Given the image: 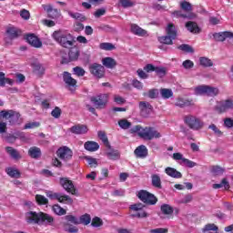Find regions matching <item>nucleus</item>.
<instances>
[{
    "label": "nucleus",
    "instance_id": "nucleus-1",
    "mask_svg": "<svg viewBox=\"0 0 233 233\" xmlns=\"http://www.w3.org/2000/svg\"><path fill=\"white\" fill-rule=\"evenodd\" d=\"M52 38L63 48H72L76 43V37L72 34L61 29L53 32Z\"/></svg>",
    "mask_w": 233,
    "mask_h": 233
},
{
    "label": "nucleus",
    "instance_id": "nucleus-2",
    "mask_svg": "<svg viewBox=\"0 0 233 233\" xmlns=\"http://www.w3.org/2000/svg\"><path fill=\"white\" fill-rule=\"evenodd\" d=\"M132 134L137 133L139 137L142 139H146L147 141H152V139H159L162 137V135L159 131L156 130L154 127H141V126H135L130 129Z\"/></svg>",
    "mask_w": 233,
    "mask_h": 233
},
{
    "label": "nucleus",
    "instance_id": "nucleus-3",
    "mask_svg": "<svg viewBox=\"0 0 233 233\" xmlns=\"http://www.w3.org/2000/svg\"><path fill=\"white\" fill-rule=\"evenodd\" d=\"M27 223H52L54 218L43 212L35 213L34 211H29L25 214Z\"/></svg>",
    "mask_w": 233,
    "mask_h": 233
},
{
    "label": "nucleus",
    "instance_id": "nucleus-4",
    "mask_svg": "<svg viewBox=\"0 0 233 233\" xmlns=\"http://www.w3.org/2000/svg\"><path fill=\"white\" fill-rule=\"evenodd\" d=\"M186 125L191 128V130H201L205 127V122L201 118L194 116H187L185 118Z\"/></svg>",
    "mask_w": 233,
    "mask_h": 233
},
{
    "label": "nucleus",
    "instance_id": "nucleus-5",
    "mask_svg": "<svg viewBox=\"0 0 233 233\" xmlns=\"http://www.w3.org/2000/svg\"><path fill=\"white\" fill-rule=\"evenodd\" d=\"M137 198L143 203H147V205H156L157 203V198L149 192L146 190H141L137 193Z\"/></svg>",
    "mask_w": 233,
    "mask_h": 233
},
{
    "label": "nucleus",
    "instance_id": "nucleus-6",
    "mask_svg": "<svg viewBox=\"0 0 233 233\" xmlns=\"http://www.w3.org/2000/svg\"><path fill=\"white\" fill-rule=\"evenodd\" d=\"M0 117H3L4 119H9L10 124L14 125V123L19 121L21 115L14 110H3L0 112Z\"/></svg>",
    "mask_w": 233,
    "mask_h": 233
},
{
    "label": "nucleus",
    "instance_id": "nucleus-7",
    "mask_svg": "<svg viewBox=\"0 0 233 233\" xmlns=\"http://www.w3.org/2000/svg\"><path fill=\"white\" fill-rule=\"evenodd\" d=\"M91 102L96 108H103L108 103V94H101L91 97Z\"/></svg>",
    "mask_w": 233,
    "mask_h": 233
},
{
    "label": "nucleus",
    "instance_id": "nucleus-8",
    "mask_svg": "<svg viewBox=\"0 0 233 233\" xmlns=\"http://www.w3.org/2000/svg\"><path fill=\"white\" fill-rule=\"evenodd\" d=\"M60 185L65 190H66L69 194H72L73 196H76V194L77 193L72 180L66 177L60 178Z\"/></svg>",
    "mask_w": 233,
    "mask_h": 233
},
{
    "label": "nucleus",
    "instance_id": "nucleus-9",
    "mask_svg": "<svg viewBox=\"0 0 233 233\" xmlns=\"http://www.w3.org/2000/svg\"><path fill=\"white\" fill-rule=\"evenodd\" d=\"M89 70L95 77H98V79H101V77L105 76V66H103L100 64H93L89 66Z\"/></svg>",
    "mask_w": 233,
    "mask_h": 233
},
{
    "label": "nucleus",
    "instance_id": "nucleus-10",
    "mask_svg": "<svg viewBox=\"0 0 233 233\" xmlns=\"http://www.w3.org/2000/svg\"><path fill=\"white\" fill-rule=\"evenodd\" d=\"M56 155L63 161H68L72 159L73 152L70 148L63 147L58 148V150L56 151Z\"/></svg>",
    "mask_w": 233,
    "mask_h": 233
},
{
    "label": "nucleus",
    "instance_id": "nucleus-11",
    "mask_svg": "<svg viewBox=\"0 0 233 233\" xmlns=\"http://www.w3.org/2000/svg\"><path fill=\"white\" fill-rule=\"evenodd\" d=\"M42 8L46 12L48 17L51 19H58L61 16V12L57 9H54L52 5H43Z\"/></svg>",
    "mask_w": 233,
    "mask_h": 233
},
{
    "label": "nucleus",
    "instance_id": "nucleus-12",
    "mask_svg": "<svg viewBox=\"0 0 233 233\" xmlns=\"http://www.w3.org/2000/svg\"><path fill=\"white\" fill-rule=\"evenodd\" d=\"M130 208L134 212H137V214L133 215L134 218H147V211L143 210V208H145V205L138 203L130 206Z\"/></svg>",
    "mask_w": 233,
    "mask_h": 233
},
{
    "label": "nucleus",
    "instance_id": "nucleus-13",
    "mask_svg": "<svg viewBox=\"0 0 233 233\" xmlns=\"http://www.w3.org/2000/svg\"><path fill=\"white\" fill-rule=\"evenodd\" d=\"M7 37L5 38L6 45H12V39L19 37V31L15 27H8L6 30Z\"/></svg>",
    "mask_w": 233,
    "mask_h": 233
},
{
    "label": "nucleus",
    "instance_id": "nucleus-14",
    "mask_svg": "<svg viewBox=\"0 0 233 233\" xmlns=\"http://www.w3.org/2000/svg\"><path fill=\"white\" fill-rule=\"evenodd\" d=\"M130 30L134 35H138V37H145L146 35H148V32H147V30L141 28L136 24H131Z\"/></svg>",
    "mask_w": 233,
    "mask_h": 233
},
{
    "label": "nucleus",
    "instance_id": "nucleus-15",
    "mask_svg": "<svg viewBox=\"0 0 233 233\" xmlns=\"http://www.w3.org/2000/svg\"><path fill=\"white\" fill-rule=\"evenodd\" d=\"M213 37H214L215 41L223 42L226 39H232L233 33L232 32H228V31L220 32V33H215L213 35Z\"/></svg>",
    "mask_w": 233,
    "mask_h": 233
},
{
    "label": "nucleus",
    "instance_id": "nucleus-16",
    "mask_svg": "<svg viewBox=\"0 0 233 233\" xmlns=\"http://www.w3.org/2000/svg\"><path fill=\"white\" fill-rule=\"evenodd\" d=\"M64 82L72 90L77 85V81L72 77V75L68 72H64Z\"/></svg>",
    "mask_w": 233,
    "mask_h": 233
},
{
    "label": "nucleus",
    "instance_id": "nucleus-17",
    "mask_svg": "<svg viewBox=\"0 0 233 233\" xmlns=\"http://www.w3.org/2000/svg\"><path fill=\"white\" fill-rule=\"evenodd\" d=\"M26 41L35 48H41V46H43V42H41V40H39L38 37L34 35H28L26 36Z\"/></svg>",
    "mask_w": 233,
    "mask_h": 233
},
{
    "label": "nucleus",
    "instance_id": "nucleus-18",
    "mask_svg": "<svg viewBox=\"0 0 233 233\" xmlns=\"http://www.w3.org/2000/svg\"><path fill=\"white\" fill-rule=\"evenodd\" d=\"M70 132L72 134H76L77 136L86 134L88 132V127L85 125H75L72 127H70Z\"/></svg>",
    "mask_w": 233,
    "mask_h": 233
},
{
    "label": "nucleus",
    "instance_id": "nucleus-19",
    "mask_svg": "<svg viewBox=\"0 0 233 233\" xmlns=\"http://www.w3.org/2000/svg\"><path fill=\"white\" fill-rule=\"evenodd\" d=\"M193 99H185V98H177L175 102L176 106H179L180 108H185V106H194Z\"/></svg>",
    "mask_w": 233,
    "mask_h": 233
},
{
    "label": "nucleus",
    "instance_id": "nucleus-20",
    "mask_svg": "<svg viewBox=\"0 0 233 233\" xmlns=\"http://www.w3.org/2000/svg\"><path fill=\"white\" fill-rule=\"evenodd\" d=\"M139 109L142 116H147L152 112V106L148 102H140Z\"/></svg>",
    "mask_w": 233,
    "mask_h": 233
},
{
    "label": "nucleus",
    "instance_id": "nucleus-21",
    "mask_svg": "<svg viewBox=\"0 0 233 233\" xmlns=\"http://www.w3.org/2000/svg\"><path fill=\"white\" fill-rule=\"evenodd\" d=\"M135 156L143 159L148 156V149L143 145L139 146L135 149Z\"/></svg>",
    "mask_w": 233,
    "mask_h": 233
},
{
    "label": "nucleus",
    "instance_id": "nucleus-22",
    "mask_svg": "<svg viewBox=\"0 0 233 233\" xmlns=\"http://www.w3.org/2000/svg\"><path fill=\"white\" fill-rule=\"evenodd\" d=\"M232 108H233V101L230 99L222 101L220 106H218L219 112H227V110H230Z\"/></svg>",
    "mask_w": 233,
    "mask_h": 233
},
{
    "label": "nucleus",
    "instance_id": "nucleus-23",
    "mask_svg": "<svg viewBox=\"0 0 233 233\" xmlns=\"http://www.w3.org/2000/svg\"><path fill=\"white\" fill-rule=\"evenodd\" d=\"M165 172L169 177H174L176 179H179L182 177L181 172L177 171L176 168L173 167H167Z\"/></svg>",
    "mask_w": 233,
    "mask_h": 233
},
{
    "label": "nucleus",
    "instance_id": "nucleus-24",
    "mask_svg": "<svg viewBox=\"0 0 233 233\" xmlns=\"http://www.w3.org/2000/svg\"><path fill=\"white\" fill-rule=\"evenodd\" d=\"M86 150L88 152H96L99 150V144L94 141H87L84 144Z\"/></svg>",
    "mask_w": 233,
    "mask_h": 233
},
{
    "label": "nucleus",
    "instance_id": "nucleus-25",
    "mask_svg": "<svg viewBox=\"0 0 233 233\" xmlns=\"http://www.w3.org/2000/svg\"><path fill=\"white\" fill-rule=\"evenodd\" d=\"M28 155L33 159H38V157H41V148L37 147H32L28 150Z\"/></svg>",
    "mask_w": 233,
    "mask_h": 233
},
{
    "label": "nucleus",
    "instance_id": "nucleus-26",
    "mask_svg": "<svg viewBox=\"0 0 233 233\" xmlns=\"http://www.w3.org/2000/svg\"><path fill=\"white\" fill-rule=\"evenodd\" d=\"M186 28H187L188 32H191V34H199V26H198V24L196 22L189 21L186 24Z\"/></svg>",
    "mask_w": 233,
    "mask_h": 233
},
{
    "label": "nucleus",
    "instance_id": "nucleus-27",
    "mask_svg": "<svg viewBox=\"0 0 233 233\" xmlns=\"http://www.w3.org/2000/svg\"><path fill=\"white\" fill-rule=\"evenodd\" d=\"M102 64L106 68H114L117 65V62L112 57H105L102 59Z\"/></svg>",
    "mask_w": 233,
    "mask_h": 233
},
{
    "label": "nucleus",
    "instance_id": "nucleus-28",
    "mask_svg": "<svg viewBox=\"0 0 233 233\" xmlns=\"http://www.w3.org/2000/svg\"><path fill=\"white\" fill-rule=\"evenodd\" d=\"M160 210L165 216L172 217V214H174V208L168 204H163Z\"/></svg>",
    "mask_w": 233,
    "mask_h": 233
},
{
    "label": "nucleus",
    "instance_id": "nucleus-29",
    "mask_svg": "<svg viewBox=\"0 0 233 233\" xmlns=\"http://www.w3.org/2000/svg\"><path fill=\"white\" fill-rule=\"evenodd\" d=\"M219 94V89L218 87L206 86V96L208 97H216Z\"/></svg>",
    "mask_w": 233,
    "mask_h": 233
},
{
    "label": "nucleus",
    "instance_id": "nucleus-30",
    "mask_svg": "<svg viewBox=\"0 0 233 233\" xmlns=\"http://www.w3.org/2000/svg\"><path fill=\"white\" fill-rule=\"evenodd\" d=\"M58 201L59 203H64V205H72L74 203V199H72V198L68 195H63V193H60Z\"/></svg>",
    "mask_w": 233,
    "mask_h": 233
},
{
    "label": "nucleus",
    "instance_id": "nucleus-31",
    "mask_svg": "<svg viewBox=\"0 0 233 233\" xmlns=\"http://www.w3.org/2000/svg\"><path fill=\"white\" fill-rule=\"evenodd\" d=\"M166 32L167 35H170L172 37H174L176 39V37H177V29H176V25H174L173 24H168L167 28H166Z\"/></svg>",
    "mask_w": 233,
    "mask_h": 233
},
{
    "label": "nucleus",
    "instance_id": "nucleus-32",
    "mask_svg": "<svg viewBox=\"0 0 233 233\" xmlns=\"http://www.w3.org/2000/svg\"><path fill=\"white\" fill-rule=\"evenodd\" d=\"M199 65L205 68H208L210 66H214V62H212L210 58L207 56H201L199 57Z\"/></svg>",
    "mask_w": 233,
    "mask_h": 233
},
{
    "label": "nucleus",
    "instance_id": "nucleus-33",
    "mask_svg": "<svg viewBox=\"0 0 233 233\" xmlns=\"http://www.w3.org/2000/svg\"><path fill=\"white\" fill-rule=\"evenodd\" d=\"M160 96L163 99H170L174 96L172 89L162 88L160 89Z\"/></svg>",
    "mask_w": 233,
    "mask_h": 233
},
{
    "label": "nucleus",
    "instance_id": "nucleus-34",
    "mask_svg": "<svg viewBox=\"0 0 233 233\" xmlns=\"http://www.w3.org/2000/svg\"><path fill=\"white\" fill-rule=\"evenodd\" d=\"M213 188H225V190H228L230 188V185L228 184V180L227 178H223L220 184H213Z\"/></svg>",
    "mask_w": 233,
    "mask_h": 233
},
{
    "label": "nucleus",
    "instance_id": "nucleus-35",
    "mask_svg": "<svg viewBox=\"0 0 233 233\" xmlns=\"http://www.w3.org/2000/svg\"><path fill=\"white\" fill-rule=\"evenodd\" d=\"M176 39L169 35H164V36H159L158 41L159 43H162V45H172V41Z\"/></svg>",
    "mask_w": 233,
    "mask_h": 233
},
{
    "label": "nucleus",
    "instance_id": "nucleus-36",
    "mask_svg": "<svg viewBox=\"0 0 233 233\" xmlns=\"http://www.w3.org/2000/svg\"><path fill=\"white\" fill-rule=\"evenodd\" d=\"M195 96H207V86H198L194 88Z\"/></svg>",
    "mask_w": 233,
    "mask_h": 233
},
{
    "label": "nucleus",
    "instance_id": "nucleus-37",
    "mask_svg": "<svg viewBox=\"0 0 233 233\" xmlns=\"http://www.w3.org/2000/svg\"><path fill=\"white\" fill-rule=\"evenodd\" d=\"M174 15L176 17H182L183 19H194L196 17L194 14H183L182 11H175Z\"/></svg>",
    "mask_w": 233,
    "mask_h": 233
},
{
    "label": "nucleus",
    "instance_id": "nucleus-38",
    "mask_svg": "<svg viewBox=\"0 0 233 233\" xmlns=\"http://www.w3.org/2000/svg\"><path fill=\"white\" fill-rule=\"evenodd\" d=\"M204 233H218V226L214 224H208L203 228Z\"/></svg>",
    "mask_w": 233,
    "mask_h": 233
},
{
    "label": "nucleus",
    "instance_id": "nucleus-39",
    "mask_svg": "<svg viewBox=\"0 0 233 233\" xmlns=\"http://www.w3.org/2000/svg\"><path fill=\"white\" fill-rule=\"evenodd\" d=\"M152 185L156 187V188H161V177L159 175H152Z\"/></svg>",
    "mask_w": 233,
    "mask_h": 233
},
{
    "label": "nucleus",
    "instance_id": "nucleus-40",
    "mask_svg": "<svg viewBox=\"0 0 233 233\" xmlns=\"http://www.w3.org/2000/svg\"><path fill=\"white\" fill-rule=\"evenodd\" d=\"M118 126L123 130H128V128H130V127H132V123H130L128 120L123 118L118 121Z\"/></svg>",
    "mask_w": 233,
    "mask_h": 233
},
{
    "label": "nucleus",
    "instance_id": "nucleus-41",
    "mask_svg": "<svg viewBox=\"0 0 233 233\" xmlns=\"http://www.w3.org/2000/svg\"><path fill=\"white\" fill-rule=\"evenodd\" d=\"M53 212L57 216H65L66 214V210L57 204L53 206Z\"/></svg>",
    "mask_w": 233,
    "mask_h": 233
},
{
    "label": "nucleus",
    "instance_id": "nucleus-42",
    "mask_svg": "<svg viewBox=\"0 0 233 233\" xmlns=\"http://www.w3.org/2000/svg\"><path fill=\"white\" fill-rule=\"evenodd\" d=\"M182 167H187L188 168H194V167H198V163L189 160L188 158H184L183 162H179Z\"/></svg>",
    "mask_w": 233,
    "mask_h": 233
},
{
    "label": "nucleus",
    "instance_id": "nucleus-43",
    "mask_svg": "<svg viewBox=\"0 0 233 233\" xmlns=\"http://www.w3.org/2000/svg\"><path fill=\"white\" fill-rule=\"evenodd\" d=\"M35 201L38 205H48V198L43 195H35Z\"/></svg>",
    "mask_w": 233,
    "mask_h": 233
},
{
    "label": "nucleus",
    "instance_id": "nucleus-44",
    "mask_svg": "<svg viewBox=\"0 0 233 233\" xmlns=\"http://www.w3.org/2000/svg\"><path fill=\"white\" fill-rule=\"evenodd\" d=\"M7 174L8 176H10V177H21V173L19 172V170L15 169V168H12L9 167L7 168Z\"/></svg>",
    "mask_w": 233,
    "mask_h": 233
},
{
    "label": "nucleus",
    "instance_id": "nucleus-45",
    "mask_svg": "<svg viewBox=\"0 0 233 233\" xmlns=\"http://www.w3.org/2000/svg\"><path fill=\"white\" fill-rule=\"evenodd\" d=\"M209 130H212L215 134V136H217L218 137H221V136H223V132H221V130H219V127L214 124L209 125L208 127Z\"/></svg>",
    "mask_w": 233,
    "mask_h": 233
},
{
    "label": "nucleus",
    "instance_id": "nucleus-46",
    "mask_svg": "<svg viewBox=\"0 0 233 233\" xmlns=\"http://www.w3.org/2000/svg\"><path fill=\"white\" fill-rule=\"evenodd\" d=\"M159 94L157 89H150L147 93H145L144 96H147L150 99H156Z\"/></svg>",
    "mask_w": 233,
    "mask_h": 233
},
{
    "label": "nucleus",
    "instance_id": "nucleus-47",
    "mask_svg": "<svg viewBox=\"0 0 233 233\" xmlns=\"http://www.w3.org/2000/svg\"><path fill=\"white\" fill-rule=\"evenodd\" d=\"M99 48L101 50L110 51V50H114L116 48V46L111 43H101L99 46Z\"/></svg>",
    "mask_w": 233,
    "mask_h": 233
},
{
    "label": "nucleus",
    "instance_id": "nucleus-48",
    "mask_svg": "<svg viewBox=\"0 0 233 233\" xmlns=\"http://www.w3.org/2000/svg\"><path fill=\"white\" fill-rule=\"evenodd\" d=\"M33 68L37 74H43V72H45V66L38 62L33 64Z\"/></svg>",
    "mask_w": 233,
    "mask_h": 233
},
{
    "label": "nucleus",
    "instance_id": "nucleus-49",
    "mask_svg": "<svg viewBox=\"0 0 233 233\" xmlns=\"http://www.w3.org/2000/svg\"><path fill=\"white\" fill-rule=\"evenodd\" d=\"M155 72L159 77H165L167 76V68L165 67L156 66Z\"/></svg>",
    "mask_w": 233,
    "mask_h": 233
},
{
    "label": "nucleus",
    "instance_id": "nucleus-50",
    "mask_svg": "<svg viewBox=\"0 0 233 233\" xmlns=\"http://www.w3.org/2000/svg\"><path fill=\"white\" fill-rule=\"evenodd\" d=\"M180 7L185 12H192V5H190V3L187 2V1L181 2L180 3Z\"/></svg>",
    "mask_w": 233,
    "mask_h": 233
},
{
    "label": "nucleus",
    "instance_id": "nucleus-51",
    "mask_svg": "<svg viewBox=\"0 0 233 233\" xmlns=\"http://www.w3.org/2000/svg\"><path fill=\"white\" fill-rule=\"evenodd\" d=\"M5 150L7 154L11 156V157H14L15 159H17V157H19V153L17 152V150L14 149V147H6Z\"/></svg>",
    "mask_w": 233,
    "mask_h": 233
},
{
    "label": "nucleus",
    "instance_id": "nucleus-52",
    "mask_svg": "<svg viewBox=\"0 0 233 233\" xmlns=\"http://www.w3.org/2000/svg\"><path fill=\"white\" fill-rule=\"evenodd\" d=\"M91 225L95 228L103 227V220L99 217H95L91 221Z\"/></svg>",
    "mask_w": 233,
    "mask_h": 233
},
{
    "label": "nucleus",
    "instance_id": "nucleus-53",
    "mask_svg": "<svg viewBox=\"0 0 233 233\" xmlns=\"http://www.w3.org/2000/svg\"><path fill=\"white\" fill-rule=\"evenodd\" d=\"M90 221H92V218L88 214L80 217V223H82L83 225H90Z\"/></svg>",
    "mask_w": 233,
    "mask_h": 233
},
{
    "label": "nucleus",
    "instance_id": "nucleus-54",
    "mask_svg": "<svg viewBox=\"0 0 233 233\" xmlns=\"http://www.w3.org/2000/svg\"><path fill=\"white\" fill-rule=\"evenodd\" d=\"M68 15L73 19H77L78 21H85V17L83 15L79 13H72L71 11L68 12Z\"/></svg>",
    "mask_w": 233,
    "mask_h": 233
},
{
    "label": "nucleus",
    "instance_id": "nucleus-55",
    "mask_svg": "<svg viewBox=\"0 0 233 233\" xmlns=\"http://www.w3.org/2000/svg\"><path fill=\"white\" fill-rule=\"evenodd\" d=\"M179 50H182L183 52H187V54H192L194 53V49L192 48V46H188V45H181L178 46Z\"/></svg>",
    "mask_w": 233,
    "mask_h": 233
},
{
    "label": "nucleus",
    "instance_id": "nucleus-56",
    "mask_svg": "<svg viewBox=\"0 0 233 233\" xmlns=\"http://www.w3.org/2000/svg\"><path fill=\"white\" fill-rule=\"evenodd\" d=\"M98 137L99 139H101L104 145H106V147H108V137H106V134H105V132H98Z\"/></svg>",
    "mask_w": 233,
    "mask_h": 233
},
{
    "label": "nucleus",
    "instance_id": "nucleus-57",
    "mask_svg": "<svg viewBox=\"0 0 233 233\" xmlns=\"http://www.w3.org/2000/svg\"><path fill=\"white\" fill-rule=\"evenodd\" d=\"M73 72L78 77H83V76H85V69L79 66L74 67Z\"/></svg>",
    "mask_w": 233,
    "mask_h": 233
},
{
    "label": "nucleus",
    "instance_id": "nucleus-58",
    "mask_svg": "<svg viewBox=\"0 0 233 233\" xmlns=\"http://www.w3.org/2000/svg\"><path fill=\"white\" fill-rule=\"evenodd\" d=\"M107 157L109 159L113 160L119 159V152L116 150L109 151L107 152Z\"/></svg>",
    "mask_w": 233,
    "mask_h": 233
},
{
    "label": "nucleus",
    "instance_id": "nucleus-59",
    "mask_svg": "<svg viewBox=\"0 0 233 233\" xmlns=\"http://www.w3.org/2000/svg\"><path fill=\"white\" fill-rule=\"evenodd\" d=\"M119 3L124 8H129L130 6H134V2L132 0H119Z\"/></svg>",
    "mask_w": 233,
    "mask_h": 233
},
{
    "label": "nucleus",
    "instance_id": "nucleus-60",
    "mask_svg": "<svg viewBox=\"0 0 233 233\" xmlns=\"http://www.w3.org/2000/svg\"><path fill=\"white\" fill-rule=\"evenodd\" d=\"M86 160L87 161L90 167H97V159L92 157H86Z\"/></svg>",
    "mask_w": 233,
    "mask_h": 233
},
{
    "label": "nucleus",
    "instance_id": "nucleus-61",
    "mask_svg": "<svg viewBox=\"0 0 233 233\" xmlns=\"http://www.w3.org/2000/svg\"><path fill=\"white\" fill-rule=\"evenodd\" d=\"M41 124L39 122H29L27 124L25 125V129H30V128H38V127H40Z\"/></svg>",
    "mask_w": 233,
    "mask_h": 233
},
{
    "label": "nucleus",
    "instance_id": "nucleus-62",
    "mask_svg": "<svg viewBox=\"0 0 233 233\" xmlns=\"http://www.w3.org/2000/svg\"><path fill=\"white\" fill-rule=\"evenodd\" d=\"M46 196L49 198V199H56L58 201L60 193H56L53 191H47Z\"/></svg>",
    "mask_w": 233,
    "mask_h": 233
},
{
    "label": "nucleus",
    "instance_id": "nucleus-63",
    "mask_svg": "<svg viewBox=\"0 0 233 233\" xmlns=\"http://www.w3.org/2000/svg\"><path fill=\"white\" fill-rule=\"evenodd\" d=\"M224 127H226V128H232L233 127V119L232 118H225L224 119Z\"/></svg>",
    "mask_w": 233,
    "mask_h": 233
},
{
    "label": "nucleus",
    "instance_id": "nucleus-64",
    "mask_svg": "<svg viewBox=\"0 0 233 233\" xmlns=\"http://www.w3.org/2000/svg\"><path fill=\"white\" fill-rule=\"evenodd\" d=\"M149 232L150 233H168V229L164 228H157L155 229H151Z\"/></svg>",
    "mask_w": 233,
    "mask_h": 233
}]
</instances>
